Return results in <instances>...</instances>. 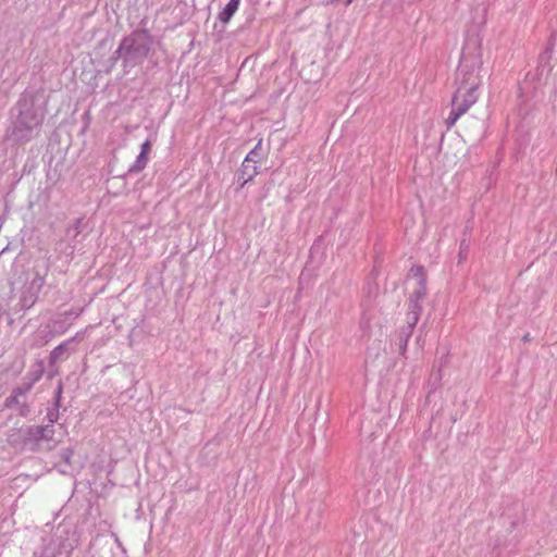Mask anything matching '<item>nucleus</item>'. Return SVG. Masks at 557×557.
I'll return each instance as SVG.
<instances>
[{
	"label": "nucleus",
	"instance_id": "nucleus-1",
	"mask_svg": "<svg viewBox=\"0 0 557 557\" xmlns=\"http://www.w3.org/2000/svg\"><path fill=\"white\" fill-rule=\"evenodd\" d=\"M482 55L480 49L466 48L462 51L460 64L457 71V89L451 100V111L446 120L451 127L458 119L473 106L479 97L478 89L481 85L480 70Z\"/></svg>",
	"mask_w": 557,
	"mask_h": 557
},
{
	"label": "nucleus",
	"instance_id": "nucleus-2",
	"mask_svg": "<svg viewBox=\"0 0 557 557\" xmlns=\"http://www.w3.org/2000/svg\"><path fill=\"white\" fill-rule=\"evenodd\" d=\"M46 115V100L40 92L25 91L12 111L8 138L25 144L39 134Z\"/></svg>",
	"mask_w": 557,
	"mask_h": 557
},
{
	"label": "nucleus",
	"instance_id": "nucleus-3",
	"mask_svg": "<svg viewBox=\"0 0 557 557\" xmlns=\"http://www.w3.org/2000/svg\"><path fill=\"white\" fill-rule=\"evenodd\" d=\"M65 430L62 425L55 428L52 424L32 425L14 429L8 435L9 444L13 446H30L32 448L52 449L64 437Z\"/></svg>",
	"mask_w": 557,
	"mask_h": 557
},
{
	"label": "nucleus",
	"instance_id": "nucleus-4",
	"mask_svg": "<svg viewBox=\"0 0 557 557\" xmlns=\"http://www.w3.org/2000/svg\"><path fill=\"white\" fill-rule=\"evenodd\" d=\"M47 267L40 269L38 265L33 268V276L26 282L21 290L18 305L22 310L30 309L37 301L38 296L46 283Z\"/></svg>",
	"mask_w": 557,
	"mask_h": 557
},
{
	"label": "nucleus",
	"instance_id": "nucleus-5",
	"mask_svg": "<svg viewBox=\"0 0 557 557\" xmlns=\"http://www.w3.org/2000/svg\"><path fill=\"white\" fill-rule=\"evenodd\" d=\"M408 284L413 285V292L408 305V312H411V305L417 302L421 307L420 301L426 295L425 274L422 267L417 265L410 269L408 274Z\"/></svg>",
	"mask_w": 557,
	"mask_h": 557
},
{
	"label": "nucleus",
	"instance_id": "nucleus-6",
	"mask_svg": "<svg viewBox=\"0 0 557 557\" xmlns=\"http://www.w3.org/2000/svg\"><path fill=\"white\" fill-rule=\"evenodd\" d=\"M32 384L26 388H15L12 394L5 398L3 406L8 409H16L21 417H26L29 413V406L25 401L26 394L30 389Z\"/></svg>",
	"mask_w": 557,
	"mask_h": 557
},
{
	"label": "nucleus",
	"instance_id": "nucleus-7",
	"mask_svg": "<svg viewBox=\"0 0 557 557\" xmlns=\"http://www.w3.org/2000/svg\"><path fill=\"white\" fill-rule=\"evenodd\" d=\"M420 318V306L414 302L411 305V312L407 313V326L399 331V349L404 354L407 349L408 339L411 336L412 330Z\"/></svg>",
	"mask_w": 557,
	"mask_h": 557
},
{
	"label": "nucleus",
	"instance_id": "nucleus-8",
	"mask_svg": "<svg viewBox=\"0 0 557 557\" xmlns=\"http://www.w3.org/2000/svg\"><path fill=\"white\" fill-rule=\"evenodd\" d=\"M151 151V143L149 140H146L143 145H141V148H140V152L139 154L137 156L135 162L133 163V165L129 168V172H140L143 171L147 163H148V154L150 153Z\"/></svg>",
	"mask_w": 557,
	"mask_h": 557
},
{
	"label": "nucleus",
	"instance_id": "nucleus-9",
	"mask_svg": "<svg viewBox=\"0 0 557 557\" xmlns=\"http://www.w3.org/2000/svg\"><path fill=\"white\" fill-rule=\"evenodd\" d=\"M240 0H230L223 10L219 13L218 18L220 22L226 24L236 13L239 8Z\"/></svg>",
	"mask_w": 557,
	"mask_h": 557
},
{
	"label": "nucleus",
	"instance_id": "nucleus-10",
	"mask_svg": "<svg viewBox=\"0 0 557 557\" xmlns=\"http://www.w3.org/2000/svg\"><path fill=\"white\" fill-rule=\"evenodd\" d=\"M258 174V166L253 165L249 161H245L242 164L240 170V178L243 180V185L252 180Z\"/></svg>",
	"mask_w": 557,
	"mask_h": 557
},
{
	"label": "nucleus",
	"instance_id": "nucleus-11",
	"mask_svg": "<svg viewBox=\"0 0 557 557\" xmlns=\"http://www.w3.org/2000/svg\"><path fill=\"white\" fill-rule=\"evenodd\" d=\"M262 140H259L256 147L246 156L245 161L251 162L253 165H257L260 161V148Z\"/></svg>",
	"mask_w": 557,
	"mask_h": 557
},
{
	"label": "nucleus",
	"instance_id": "nucleus-12",
	"mask_svg": "<svg viewBox=\"0 0 557 557\" xmlns=\"http://www.w3.org/2000/svg\"><path fill=\"white\" fill-rule=\"evenodd\" d=\"M66 349V344H60L59 346H57L52 351H51V355H50V358L52 361H57L59 360L60 358H62L64 351Z\"/></svg>",
	"mask_w": 557,
	"mask_h": 557
},
{
	"label": "nucleus",
	"instance_id": "nucleus-13",
	"mask_svg": "<svg viewBox=\"0 0 557 557\" xmlns=\"http://www.w3.org/2000/svg\"><path fill=\"white\" fill-rule=\"evenodd\" d=\"M47 418H48L50 424L53 425L54 422H57V420H58V412L57 411H50V412H48Z\"/></svg>",
	"mask_w": 557,
	"mask_h": 557
},
{
	"label": "nucleus",
	"instance_id": "nucleus-14",
	"mask_svg": "<svg viewBox=\"0 0 557 557\" xmlns=\"http://www.w3.org/2000/svg\"><path fill=\"white\" fill-rule=\"evenodd\" d=\"M73 455V450L67 448L63 451V459L65 460L66 463H70V458L72 457Z\"/></svg>",
	"mask_w": 557,
	"mask_h": 557
},
{
	"label": "nucleus",
	"instance_id": "nucleus-15",
	"mask_svg": "<svg viewBox=\"0 0 557 557\" xmlns=\"http://www.w3.org/2000/svg\"><path fill=\"white\" fill-rule=\"evenodd\" d=\"M40 375H41L40 373L36 374V376L34 377V382H35V381H37V380H39V379H40Z\"/></svg>",
	"mask_w": 557,
	"mask_h": 557
},
{
	"label": "nucleus",
	"instance_id": "nucleus-16",
	"mask_svg": "<svg viewBox=\"0 0 557 557\" xmlns=\"http://www.w3.org/2000/svg\"><path fill=\"white\" fill-rule=\"evenodd\" d=\"M61 389H62V387H61V385H59V387H58V395L61 394Z\"/></svg>",
	"mask_w": 557,
	"mask_h": 557
}]
</instances>
